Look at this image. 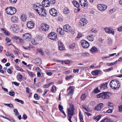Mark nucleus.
<instances>
[{
    "label": "nucleus",
    "mask_w": 122,
    "mask_h": 122,
    "mask_svg": "<svg viewBox=\"0 0 122 122\" xmlns=\"http://www.w3.org/2000/svg\"><path fill=\"white\" fill-rule=\"evenodd\" d=\"M58 108L60 111L63 109L62 106L60 104L59 105Z\"/></svg>",
    "instance_id": "nucleus-51"
},
{
    "label": "nucleus",
    "mask_w": 122,
    "mask_h": 122,
    "mask_svg": "<svg viewBox=\"0 0 122 122\" xmlns=\"http://www.w3.org/2000/svg\"><path fill=\"white\" fill-rule=\"evenodd\" d=\"M72 87L70 86L67 90V92L68 93L67 95H68L72 96L73 94L74 89L73 88H72Z\"/></svg>",
    "instance_id": "nucleus-15"
},
{
    "label": "nucleus",
    "mask_w": 122,
    "mask_h": 122,
    "mask_svg": "<svg viewBox=\"0 0 122 122\" xmlns=\"http://www.w3.org/2000/svg\"><path fill=\"white\" fill-rule=\"evenodd\" d=\"M107 43L108 44H111L112 42V39L110 38H108V40L107 41Z\"/></svg>",
    "instance_id": "nucleus-46"
},
{
    "label": "nucleus",
    "mask_w": 122,
    "mask_h": 122,
    "mask_svg": "<svg viewBox=\"0 0 122 122\" xmlns=\"http://www.w3.org/2000/svg\"><path fill=\"white\" fill-rule=\"evenodd\" d=\"M98 70H95L92 71V74L93 75H97L98 74Z\"/></svg>",
    "instance_id": "nucleus-32"
},
{
    "label": "nucleus",
    "mask_w": 122,
    "mask_h": 122,
    "mask_svg": "<svg viewBox=\"0 0 122 122\" xmlns=\"http://www.w3.org/2000/svg\"><path fill=\"white\" fill-rule=\"evenodd\" d=\"M99 104L97 105V106L94 109L96 110L99 111Z\"/></svg>",
    "instance_id": "nucleus-49"
},
{
    "label": "nucleus",
    "mask_w": 122,
    "mask_h": 122,
    "mask_svg": "<svg viewBox=\"0 0 122 122\" xmlns=\"http://www.w3.org/2000/svg\"><path fill=\"white\" fill-rule=\"evenodd\" d=\"M93 118L95 119L97 121H98L99 120V115H98L97 117H94Z\"/></svg>",
    "instance_id": "nucleus-50"
},
{
    "label": "nucleus",
    "mask_w": 122,
    "mask_h": 122,
    "mask_svg": "<svg viewBox=\"0 0 122 122\" xmlns=\"http://www.w3.org/2000/svg\"><path fill=\"white\" fill-rule=\"evenodd\" d=\"M4 105L10 107H13V105L11 103H10L9 104L5 103L4 104Z\"/></svg>",
    "instance_id": "nucleus-44"
},
{
    "label": "nucleus",
    "mask_w": 122,
    "mask_h": 122,
    "mask_svg": "<svg viewBox=\"0 0 122 122\" xmlns=\"http://www.w3.org/2000/svg\"><path fill=\"white\" fill-rule=\"evenodd\" d=\"M118 31L120 32L122 31V26L117 29Z\"/></svg>",
    "instance_id": "nucleus-62"
},
{
    "label": "nucleus",
    "mask_w": 122,
    "mask_h": 122,
    "mask_svg": "<svg viewBox=\"0 0 122 122\" xmlns=\"http://www.w3.org/2000/svg\"><path fill=\"white\" fill-rule=\"evenodd\" d=\"M72 77V76L70 75L69 76H67L66 78V80H69Z\"/></svg>",
    "instance_id": "nucleus-48"
},
{
    "label": "nucleus",
    "mask_w": 122,
    "mask_h": 122,
    "mask_svg": "<svg viewBox=\"0 0 122 122\" xmlns=\"http://www.w3.org/2000/svg\"><path fill=\"white\" fill-rule=\"evenodd\" d=\"M56 90V87L54 85H53L51 89V91L52 92H55Z\"/></svg>",
    "instance_id": "nucleus-41"
},
{
    "label": "nucleus",
    "mask_w": 122,
    "mask_h": 122,
    "mask_svg": "<svg viewBox=\"0 0 122 122\" xmlns=\"http://www.w3.org/2000/svg\"><path fill=\"white\" fill-rule=\"evenodd\" d=\"M112 112V110L111 109H109L106 112V113H111Z\"/></svg>",
    "instance_id": "nucleus-58"
},
{
    "label": "nucleus",
    "mask_w": 122,
    "mask_h": 122,
    "mask_svg": "<svg viewBox=\"0 0 122 122\" xmlns=\"http://www.w3.org/2000/svg\"><path fill=\"white\" fill-rule=\"evenodd\" d=\"M75 46V43H73L71 45H70V48L71 49H73Z\"/></svg>",
    "instance_id": "nucleus-42"
},
{
    "label": "nucleus",
    "mask_w": 122,
    "mask_h": 122,
    "mask_svg": "<svg viewBox=\"0 0 122 122\" xmlns=\"http://www.w3.org/2000/svg\"><path fill=\"white\" fill-rule=\"evenodd\" d=\"M87 38L89 40V41H92L94 40V38L93 37L94 36H93V35H92L91 36H89L87 37Z\"/></svg>",
    "instance_id": "nucleus-33"
},
{
    "label": "nucleus",
    "mask_w": 122,
    "mask_h": 122,
    "mask_svg": "<svg viewBox=\"0 0 122 122\" xmlns=\"http://www.w3.org/2000/svg\"><path fill=\"white\" fill-rule=\"evenodd\" d=\"M15 92H11L9 93V94L11 96H13L15 94Z\"/></svg>",
    "instance_id": "nucleus-56"
},
{
    "label": "nucleus",
    "mask_w": 122,
    "mask_h": 122,
    "mask_svg": "<svg viewBox=\"0 0 122 122\" xmlns=\"http://www.w3.org/2000/svg\"><path fill=\"white\" fill-rule=\"evenodd\" d=\"M104 30L107 33L111 34L113 35L115 34L114 31V30L112 29L108 28H106L104 29Z\"/></svg>",
    "instance_id": "nucleus-12"
},
{
    "label": "nucleus",
    "mask_w": 122,
    "mask_h": 122,
    "mask_svg": "<svg viewBox=\"0 0 122 122\" xmlns=\"http://www.w3.org/2000/svg\"><path fill=\"white\" fill-rule=\"evenodd\" d=\"M27 116L26 114H24L23 115L22 118L23 119L26 120L27 119Z\"/></svg>",
    "instance_id": "nucleus-54"
},
{
    "label": "nucleus",
    "mask_w": 122,
    "mask_h": 122,
    "mask_svg": "<svg viewBox=\"0 0 122 122\" xmlns=\"http://www.w3.org/2000/svg\"><path fill=\"white\" fill-rule=\"evenodd\" d=\"M39 52L40 53V54L43 55V51H42V50H38Z\"/></svg>",
    "instance_id": "nucleus-64"
},
{
    "label": "nucleus",
    "mask_w": 122,
    "mask_h": 122,
    "mask_svg": "<svg viewBox=\"0 0 122 122\" xmlns=\"http://www.w3.org/2000/svg\"><path fill=\"white\" fill-rule=\"evenodd\" d=\"M72 3L77 8H78L79 6V3L76 1H73L72 2Z\"/></svg>",
    "instance_id": "nucleus-28"
},
{
    "label": "nucleus",
    "mask_w": 122,
    "mask_h": 122,
    "mask_svg": "<svg viewBox=\"0 0 122 122\" xmlns=\"http://www.w3.org/2000/svg\"><path fill=\"white\" fill-rule=\"evenodd\" d=\"M27 72L28 74L31 77H33L34 75V74L33 73L29 71H27Z\"/></svg>",
    "instance_id": "nucleus-37"
},
{
    "label": "nucleus",
    "mask_w": 122,
    "mask_h": 122,
    "mask_svg": "<svg viewBox=\"0 0 122 122\" xmlns=\"http://www.w3.org/2000/svg\"><path fill=\"white\" fill-rule=\"evenodd\" d=\"M100 122H112L109 118H105L102 120Z\"/></svg>",
    "instance_id": "nucleus-24"
},
{
    "label": "nucleus",
    "mask_w": 122,
    "mask_h": 122,
    "mask_svg": "<svg viewBox=\"0 0 122 122\" xmlns=\"http://www.w3.org/2000/svg\"><path fill=\"white\" fill-rule=\"evenodd\" d=\"M26 18V16L25 15L22 14L21 16V20L23 21H25Z\"/></svg>",
    "instance_id": "nucleus-27"
},
{
    "label": "nucleus",
    "mask_w": 122,
    "mask_h": 122,
    "mask_svg": "<svg viewBox=\"0 0 122 122\" xmlns=\"http://www.w3.org/2000/svg\"><path fill=\"white\" fill-rule=\"evenodd\" d=\"M107 8V6L106 5L100 4V10L104 11L106 10Z\"/></svg>",
    "instance_id": "nucleus-20"
},
{
    "label": "nucleus",
    "mask_w": 122,
    "mask_h": 122,
    "mask_svg": "<svg viewBox=\"0 0 122 122\" xmlns=\"http://www.w3.org/2000/svg\"><path fill=\"white\" fill-rule=\"evenodd\" d=\"M50 13L51 15L54 16H56L57 14L56 10L54 8H52L50 10Z\"/></svg>",
    "instance_id": "nucleus-11"
},
{
    "label": "nucleus",
    "mask_w": 122,
    "mask_h": 122,
    "mask_svg": "<svg viewBox=\"0 0 122 122\" xmlns=\"http://www.w3.org/2000/svg\"><path fill=\"white\" fill-rule=\"evenodd\" d=\"M23 37L24 39H30L31 38V36L29 33L24 34L23 36Z\"/></svg>",
    "instance_id": "nucleus-19"
},
{
    "label": "nucleus",
    "mask_w": 122,
    "mask_h": 122,
    "mask_svg": "<svg viewBox=\"0 0 122 122\" xmlns=\"http://www.w3.org/2000/svg\"><path fill=\"white\" fill-rule=\"evenodd\" d=\"M63 29L66 32H69L71 30V26L68 25H66L64 26Z\"/></svg>",
    "instance_id": "nucleus-13"
},
{
    "label": "nucleus",
    "mask_w": 122,
    "mask_h": 122,
    "mask_svg": "<svg viewBox=\"0 0 122 122\" xmlns=\"http://www.w3.org/2000/svg\"><path fill=\"white\" fill-rule=\"evenodd\" d=\"M35 39V40H36L37 42L36 44L38 43L39 41L41 40L42 39L41 36H37L36 38Z\"/></svg>",
    "instance_id": "nucleus-25"
},
{
    "label": "nucleus",
    "mask_w": 122,
    "mask_h": 122,
    "mask_svg": "<svg viewBox=\"0 0 122 122\" xmlns=\"http://www.w3.org/2000/svg\"><path fill=\"white\" fill-rule=\"evenodd\" d=\"M36 64L38 65H39L41 63V60L39 58L36 59Z\"/></svg>",
    "instance_id": "nucleus-29"
},
{
    "label": "nucleus",
    "mask_w": 122,
    "mask_h": 122,
    "mask_svg": "<svg viewBox=\"0 0 122 122\" xmlns=\"http://www.w3.org/2000/svg\"><path fill=\"white\" fill-rule=\"evenodd\" d=\"M49 28V25L46 24H42L41 25V28L42 30L46 31L48 30Z\"/></svg>",
    "instance_id": "nucleus-7"
},
{
    "label": "nucleus",
    "mask_w": 122,
    "mask_h": 122,
    "mask_svg": "<svg viewBox=\"0 0 122 122\" xmlns=\"http://www.w3.org/2000/svg\"><path fill=\"white\" fill-rule=\"evenodd\" d=\"M34 9L41 16H45L46 15V11L42 6L40 5H35L33 6Z\"/></svg>",
    "instance_id": "nucleus-1"
},
{
    "label": "nucleus",
    "mask_w": 122,
    "mask_h": 122,
    "mask_svg": "<svg viewBox=\"0 0 122 122\" xmlns=\"http://www.w3.org/2000/svg\"><path fill=\"white\" fill-rule=\"evenodd\" d=\"M82 107L86 110H87L88 107L86 105H84L82 106Z\"/></svg>",
    "instance_id": "nucleus-61"
},
{
    "label": "nucleus",
    "mask_w": 122,
    "mask_h": 122,
    "mask_svg": "<svg viewBox=\"0 0 122 122\" xmlns=\"http://www.w3.org/2000/svg\"><path fill=\"white\" fill-rule=\"evenodd\" d=\"M58 46L60 50L61 51H63L65 49V47L61 41L58 42Z\"/></svg>",
    "instance_id": "nucleus-17"
},
{
    "label": "nucleus",
    "mask_w": 122,
    "mask_h": 122,
    "mask_svg": "<svg viewBox=\"0 0 122 122\" xmlns=\"http://www.w3.org/2000/svg\"><path fill=\"white\" fill-rule=\"evenodd\" d=\"M11 27L12 29L14 31H15L18 28V27L15 25L12 26Z\"/></svg>",
    "instance_id": "nucleus-26"
},
{
    "label": "nucleus",
    "mask_w": 122,
    "mask_h": 122,
    "mask_svg": "<svg viewBox=\"0 0 122 122\" xmlns=\"http://www.w3.org/2000/svg\"><path fill=\"white\" fill-rule=\"evenodd\" d=\"M5 10L7 14L11 15L14 14L16 11V9L12 7H7Z\"/></svg>",
    "instance_id": "nucleus-4"
},
{
    "label": "nucleus",
    "mask_w": 122,
    "mask_h": 122,
    "mask_svg": "<svg viewBox=\"0 0 122 122\" xmlns=\"http://www.w3.org/2000/svg\"><path fill=\"white\" fill-rule=\"evenodd\" d=\"M90 51L92 53H96L97 52L98 50L96 47L94 46L91 49Z\"/></svg>",
    "instance_id": "nucleus-23"
},
{
    "label": "nucleus",
    "mask_w": 122,
    "mask_h": 122,
    "mask_svg": "<svg viewBox=\"0 0 122 122\" xmlns=\"http://www.w3.org/2000/svg\"><path fill=\"white\" fill-rule=\"evenodd\" d=\"M119 107V111L120 112L122 111V105H120Z\"/></svg>",
    "instance_id": "nucleus-63"
},
{
    "label": "nucleus",
    "mask_w": 122,
    "mask_h": 122,
    "mask_svg": "<svg viewBox=\"0 0 122 122\" xmlns=\"http://www.w3.org/2000/svg\"><path fill=\"white\" fill-rule=\"evenodd\" d=\"M91 31L92 32L95 33L97 32V30L96 28H94L92 29L91 30Z\"/></svg>",
    "instance_id": "nucleus-57"
},
{
    "label": "nucleus",
    "mask_w": 122,
    "mask_h": 122,
    "mask_svg": "<svg viewBox=\"0 0 122 122\" xmlns=\"http://www.w3.org/2000/svg\"><path fill=\"white\" fill-rule=\"evenodd\" d=\"M99 92V90L98 89V87H97L95 89L93 92H94V93L97 94Z\"/></svg>",
    "instance_id": "nucleus-40"
},
{
    "label": "nucleus",
    "mask_w": 122,
    "mask_h": 122,
    "mask_svg": "<svg viewBox=\"0 0 122 122\" xmlns=\"http://www.w3.org/2000/svg\"><path fill=\"white\" fill-rule=\"evenodd\" d=\"M55 0H51L50 1V4H54L55 3Z\"/></svg>",
    "instance_id": "nucleus-53"
},
{
    "label": "nucleus",
    "mask_w": 122,
    "mask_h": 122,
    "mask_svg": "<svg viewBox=\"0 0 122 122\" xmlns=\"http://www.w3.org/2000/svg\"><path fill=\"white\" fill-rule=\"evenodd\" d=\"M86 96L85 94H83L81 97V98L82 100H84L86 97Z\"/></svg>",
    "instance_id": "nucleus-45"
},
{
    "label": "nucleus",
    "mask_w": 122,
    "mask_h": 122,
    "mask_svg": "<svg viewBox=\"0 0 122 122\" xmlns=\"http://www.w3.org/2000/svg\"><path fill=\"white\" fill-rule=\"evenodd\" d=\"M53 84V82H52L50 83H49L47 84H45L44 85V87L45 88H47L49 87L51 84Z\"/></svg>",
    "instance_id": "nucleus-38"
},
{
    "label": "nucleus",
    "mask_w": 122,
    "mask_h": 122,
    "mask_svg": "<svg viewBox=\"0 0 122 122\" xmlns=\"http://www.w3.org/2000/svg\"><path fill=\"white\" fill-rule=\"evenodd\" d=\"M35 38L33 39H32L31 42L32 44L36 46L38 44V43L36 44L37 43L36 42V40H35Z\"/></svg>",
    "instance_id": "nucleus-34"
},
{
    "label": "nucleus",
    "mask_w": 122,
    "mask_h": 122,
    "mask_svg": "<svg viewBox=\"0 0 122 122\" xmlns=\"http://www.w3.org/2000/svg\"><path fill=\"white\" fill-rule=\"evenodd\" d=\"M57 31L58 34L61 35H63L64 34V31L62 28H58L57 30Z\"/></svg>",
    "instance_id": "nucleus-18"
},
{
    "label": "nucleus",
    "mask_w": 122,
    "mask_h": 122,
    "mask_svg": "<svg viewBox=\"0 0 122 122\" xmlns=\"http://www.w3.org/2000/svg\"><path fill=\"white\" fill-rule=\"evenodd\" d=\"M14 112H15V115L16 116H18L19 115V113L18 111L16 109H14Z\"/></svg>",
    "instance_id": "nucleus-43"
},
{
    "label": "nucleus",
    "mask_w": 122,
    "mask_h": 122,
    "mask_svg": "<svg viewBox=\"0 0 122 122\" xmlns=\"http://www.w3.org/2000/svg\"><path fill=\"white\" fill-rule=\"evenodd\" d=\"M73 72L74 73H78L79 71V70L78 69H74L73 70Z\"/></svg>",
    "instance_id": "nucleus-60"
},
{
    "label": "nucleus",
    "mask_w": 122,
    "mask_h": 122,
    "mask_svg": "<svg viewBox=\"0 0 122 122\" xmlns=\"http://www.w3.org/2000/svg\"><path fill=\"white\" fill-rule=\"evenodd\" d=\"M18 20V18L15 16L12 17L11 19V21L14 23H16Z\"/></svg>",
    "instance_id": "nucleus-22"
},
{
    "label": "nucleus",
    "mask_w": 122,
    "mask_h": 122,
    "mask_svg": "<svg viewBox=\"0 0 122 122\" xmlns=\"http://www.w3.org/2000/svg\"><path fill=\"white\" fill-rule=\"evenodd\" d=\"M10 1L11 3L14 4L15 3L17 0H9Z\"/></svg>",
    "instance_id": "nucleus-52"
},
{
    "label": "nucleus",
    "mask_w": 122,
    "mask_h": 122,
    "mask_svg": "<svg viewBox=\"0 0 122 122\" xmlns=\"http://www.w3.org/2000/svg\"><path fill=\"white\" fill-rule=\"evenodd\" d=\"M111 87L113 89H118L120 87L119 82L117 80H112L110 83Z\"/></svg>",
    "instance_id": "nucleus-3"
},
{
    "label": "nucleus",
    "mask_w": 122,
    "mask_h": 122,
    "mask_svg": "<svg viewBox=\"0 0 122 122\" xmlns=\"http://www.w3.org/2000/svg\"><path fill=\"white\" fill-rule=\"evenodd\" d=\"M115 11V9L114 8H113L110 9L109 11L110 14H111L114 12Z\"/></svg>",
    "instance_id": "nucleus-47"
},
{
    "label": "nucleus",
    "mask_w": 122,
    "mask_h": 122,
    "mask_svg": "<svg viewBox=\"0 0 122 122\" xmlns=\"http://www.w3.org/2000/svg\"><path fill=\"white\" fill-rule=\"evenodd\" d=\"M13 37L14 38L16 39H18L20 41L19 43L21 45L23 44V41L21 38H20L18 37H17L15 36L14 37Z\"/></svg>",
    "instance_id": "nucleus-31"
},
{
    "label": "nucleus",
    "mask_w": 122,
    "mask_h": 122,
    "mask_svg": "<svg viewBox=\"0 0 122 122\" xmlns=\"http://www.w3.org/2000/svg\"><path fill=\"white\" fill-rule=\"evenodd\" d=\"M79 2L82 7H84L85 6H87L88 5V3L86 0H80Z\"/></svg>",
    "instance_id": "nucleus-10"
},
{
    "label": "nucleus",
    "mask_w": 122,
    "mask_h": 122,
    "mask_svg": "<svg viewBox=\"0 0 122 122\" xmlns=\"http://www.w3.org/2000/svg\"><path fill=\"white\" fill-rule=\"evenodd\" d=\"M34 97L36 100H39L40 97L37 94H36L34 95Z\"/></svg>",
    "instance_id": "nucleus-39"
},
{
    "label": "nucleus",
    "mask_w": 122,
    "mask_h": 122,
    "mask_svg": "<svg viewBox=\"0 0 122 122\" xmlns=\"http://www.w3.org/2000/svg\"><path fill=\"white\" fill-rule=\"evenodd\" d=\"M7 71L8 73L10 74H11L12 72V71L10 69H8L7 70Z\"/></svg>",
    "instance_id": "nucleus-55"
},
{
    "label": "nucleus",
    "mask_w": 122,
    "mask_h": 122,
    "mask_svg": "<svg viewBox=\"0 0 122 122\" xmlns=\"http://www.w3.org/2000/svg\"><path fill=\"white\" fill-rule=\"evenodd\" d=\"M74 106L72 104H70V107L67 109L68 112V120L70 122H72L71 120V118L72 116H73L75 114L74 112Z\"/></svg>",
    "instance_id": "nucleus-2"
},
{
    "label": "nucleus",
    "mask_w": 122,
    "mask_h": 122,
    "mask_svg": "<svg viewBox=\"0 0 122 122\" xmlns=\"http://www.w3.org/2000/svg\"><path fill=\"white\" fill-rule=\"evenodd\" d=\"M0 117H2L4 118L7 119V120H9V121H11L10 119H9V118L6 117H5L1 115H0Z\"/></svg>",
    "instance_id": "nucleus-59"
},
{
    "label": "nucleus",
    "mask_w": 122,
    "mask_h": 122,
    "mask_svg": "<svg viewBox=\"0 0 122 122\" xmlns=\"http://www.w3.org/2000/svg\"><path fill=\"white\" fill-rule=\"evenodd\" d=\"M81 54V56L83 57L87 56L89 55V54L87 53H82Z\"/></svg>",
    "instance_id": "nucleus-35"
},
{
    "label": "nucleus",
    "mask_w": 122,
    "mask_h": 122,
    "mask_svg": "<svg viewBox=\"0 0 122 122\" xmlns=\"http://www.w3.org/2000/svg\"><path fill=\"white\" fill-rule=\"evenodd\" d=\"M109 93L107 92H103L100 93V98L105 99H108L109 97Z\"/></svg>",
    "instance_id": "nucleus-5"
},
{
    "label": "nucleus",
    "mask_w": 122,
    "mask_h": 122,
    "mask_svg": "<svg viewBox=\"0 0 122 122\" xmlns=\"http://www.w3.org/2000/svg\"><path fill=\"white\" fill-rule=\"evenodd\" d=\"M108 83L106 82L105 84H103L100 87L101 91H102L104 90L105 89L107 88V85Z\"/></svg>",
    "instance_id": "nucleus-21"
},
{
    "label": "nucleus",
    "mask_w": 122,
    "mask_h": 122,
    "mask_svg": "<svg viewBox=\"0 0 122 122\" xmlns=\"http://www.w3.org/2000/svg\"><path fill=\"white\" fill-rule=\"evenodd\" d=\"M87 23V20L83 18L79 21V24L80 26H84Z\"/></svg>",
    "instance_id": "nucleus-8"
},
{
    "label": "nucleus",
    "mask_w": 122,
    "mask_h": 122,
    "mask_svg": "<svg viewBox=\"0 0 122 122\" xmlns=\"http://www.w3.org/2000/svg\"><path fill=\"white\" fill-rule=\"evenodd\" d=\"M81 43L82 46L85 48H88L89 46L88 42L85 40L81 41Z\"/></svg>",
    "instance_id": "nucleus-9"
},
{
    "label": "nucleus",
    "mask_w": 122,
    "mask_h": 122,
    "mask_svg": "<svg viewBox=\"0 0 122 122\" xmlns=\"http://www.w3.org/2000/svg\"><path fill=\"white\" fill-rule=\"evenodd\" d=\"M63 12L65 14H67L70 12L68 8L66 7L64 8Z\"/></svg>",
    "instance_id": "nucleus-30"
},
{
    "label": "nucleus",
    "mask_w": 122,
    "mask_h": 122,
    "mask_svg": "<svg viewBox=\"0 0 122 122\" xmlns=\"http://www.w3.org/2000/svg\"><path fill=\"white\" fill-rule=\"evenodd\" d=\"M27 27L31 29L33 27L34 24L32 21H30L27 22Z\"/></svg>",
    "instance_id": "nucleus-16"
},
{
    "label": "nucleus",
    "mask_w": 122,
    "mask_h": 122,
    "mask_svg": "<svg viewBox=\"0 0 122 122\" xmlns=\"http://www.w3.org/2000/svg\"><path fill=\"white\" fill-rule=\"evenodd\" d=\"M1 30L2 31L4 32V33L5 34L7 35L8 36L9 35V33L7 32V31L5 30L3 28H2L1 29Z\"/></svg>",
    "instance_id": "nucleus-36"
},
{
    "label": "nucleus",
    "mask_w": 122,
    "mask_h": 122,
    "mask_svg": "<svg viewBox=\"0 0 122 122\" xmlns=\"http://www.w3.org/2000/svg\"><path fill=\"white\" fill-rule=\"evenodd\" d=\"M42 4L44 7H48L49 5L50 1L48 0H43L42 2Z\"/></svg>",
    "instance_id": "nucleus-14"
},
{
    "label": "nucleus",
    "mask_w": 122,
    "mask_h": 122,
    "mask_svg": "<svg viewBox=\"0 0 122 122\" xmlns=\"http://www.w3.org/2000/svg\"><path fill=\"white\" fill-rule=\"evenodd\" d=\"M48 37L50 39L56 41L57 39V35L53 32H52L49 33Z\"/></svg>",
    "instance_id": "nucleus-6"
}]
</instances>
